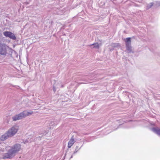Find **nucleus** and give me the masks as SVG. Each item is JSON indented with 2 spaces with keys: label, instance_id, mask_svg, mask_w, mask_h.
<instances>
[{
  "label": "nucleus",
  "instance_id": "10",
  "mask_svg": "<svg viewBox=\"0 0 160 160\" xmlns=\"http://www.w3.org/2000/svg\"><path fill=\"white\" fill-rule=\"evenodd\" d=\"M5 52V51L3 49L2 47L0 45V54H3Z\"/></svg>",
  "mask_w": 160,
  "mask_h": 160
},
{
  "label": "nucleus",
  "instance_id": "8",
  "mask_svg": "<svg viewBox=\"0 0 160 160\" xmlns=\"http://www.w3.org/2000/svg\"><path fill=\"white\" fill-rule=\"evenodd\" d=\"M9 137H10L8 136V134L7 132L2 136L0 138V139L2 141H4L7 139Z\"/></svg>",
  "mask_w": 160,
  "mask_h": 160
},
{
  "label": "nucleus",
  "instance_id": "6",
  "mask_svg": "<svg viewBox=\"0 0 160 160\" xmlns=\"http://www.w3.org/2000/svg\"><path fill=\"white\" fill-rule=\"evenodd\" d=\"M75 142L73 136H72L68 143V148H70Z\"/></svg>",
  "mask_w": 160,
  "mask_h": 160
},
{
  "label": "nucleus",
  "instance_id": "5",
  "mask_svg": "<svg viewBox=\"0 0 160 160\" xmlns=\"http://www.w3.org/2000/svg\"><path fill=\"white\" fill-rule=\"evenodd\" d=\"M23 114L22 112L20 113L18 115H17L12 117V119L13 121H16L20 120L23 118Z\"/></svg>",
  "mask_w": 160,
  "mask_h": 160
},
{
  "label": "nucleus",
  "instance_id": "11",
  "mask_svg": "<svg viewBox=\"0 0 160 160\" xmlns=\"http://www.w3.org/2000/svg\"><path fill=\"white\" fill-rule=\"evenodd\" d=\"M94 45V48H99V44L98 43H95L92 45Z\"/></svg>",
  "mask_w": 160,
  "mask_h": 160
},
{
  "label": "nucleus",
  "instance_id": "9",
  "mask_svg": "<svg viewBox=\"0 0 160 160\" xmlns=\"http://www.w3.org/2000/svg\"><path fill=\"white\" fill-rule=\"evenodd\" d=\"M152 130L158 135H160V128H152Z\"/></svg>",
  "mask_w": 160,
  "mask_h": 160
},
{
  "label": "nucleus",
  "instance_id": "3",
  "mask_svg": "<svg viewBox=\"0 0 160 160\" xmlns=\"http://www.w3.org/2000/svg\"><path fill=\"white\" fill-rule=\"evenodd\" d=\"M17 131L18 128H17L15 127H12L7 132L8 134V136L10 137L13 136L17 132Z\"/></svg>",
  "mask_w": 160,
  "mask_h": 160
},
{
  "label": "nucleus",
  "instance_id": "7",
  "mask_svg": "<svg viewBox=\"0 0 160 160\" xmlns=\"http://www.w3.org/2000/svg\"><path fill=\"white\" fill-rule=\"evenodd\" d=\"M23 114V117L24 118L26 116H30L33 113V112L31 111L30 112H28L26 111L22 112Z\"/></svg>",
  "mask_w": 160,
  "mask_h": 160
},
{
  "label": "nucleus",
  "instance_id": "4",
  "mask_svg": "<svg viewBox=\"0 0 160 160\" xmlns=\"http://www.w3.org/2000/svg\"><path fill=\"white\" fill-rule=\"evenodd\" d=\"M126 43V46L127 49L128 50H131V47L130 46L131 44V40L130 38H128L125 40Z\"/></svg>",
  "mask_w": 160,
  "mask_h": 160
},
{
  "label": "nucleus",
  "instance_id": "1",
  "mask_svg": "<svg viewBox=\"0 0 160 160\" xmlns=\"http://www.w3.org/2000/svg\"><path fill=\"white\" fill-rule=\"evenodd\" d=\"M21 149V145L19 144H16L10 147L8 149L7 153H5L2 156L3 159H10L14 157Z\"/></svg>",
  "mask_w": 160,
  "mask_h": 160
},
{
  "label": "nucleus",
  "instance_id": "2",
  "mask_svg": "<svg viewBox=\"0 0 160 160\" xmlns=\"http://www.w3.org/2000/svg\"><path fill=\"white\" fill-rule=\"evenodd\" d=\"M3 35L6 37H8L9 38L14 40L16 39L15 35L11 32L9 31H5L3 32Z\"/></svg>",
  "mask_w": 160,
  "mask_h": 160
}]
</instances>
